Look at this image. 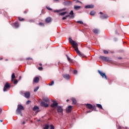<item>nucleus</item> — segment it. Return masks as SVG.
Returning a JSON list of instances; mask_svg holds the SVG:
<instances>
[{
	"label": "nucleus",
	"mask_w": 129,
	"mask_h": 129,
	"mask_svg": "<svg viewBox=\"0 0 129 129\" xmlns=\"http://www.w3.org/2000/svg\"><path fill=\"white\" fill-rule=\"evenodd\" d=\"M69 42L72 44V47H73L75 49V50L76 51V53H77V54H79L80 56H83V53L80 52L79 49H78V44L75 41H74L73 40H72V38H69Z\"/></svg>",
	"instance_id": "1"
},
{
	"label": "nucleus",
	"mask_w": 129,
	"mask_h": 129,
	"mask_svg": "<svg viewBox=\"0 0 129 129\" xmlns=\"http://www.w3.org/2000/svg\"><path fill=\"white\" fill-rule=\"evenodd\" d=\"M21 110H24V106L22 105H18L16 110V113H22Z\"/></svg>",
	"instance_id": "2"
},
{
	"label": "nucleus",
	"mask_w": 129,
	"mask_h": 129,
	"mask_svg": "<svg viewBox=\"0 0 129 129\" xmlns=\"http://www.w3.org/2000/svg\"><path fill=\"white\" fill-rule=\"evenodd\" d=\"M15 78V73H13L11 76V82H13L14 84H17L18 82V80H16Z\"/></svg>",
	"instance_id": "3"
},
{
	"label": "nucleus",
	"mask_w": 129,
	"mask_h": 129,
	"mask_svg": "<svg viewBox=\"0 0 129 129\" xmlns=\"http://www.w3.org/2000/svg\"><path fill=\"white\" fill-rule=\"evenodd\" d=\"M11 88V85L9 84V83H6L4 86V91L5 92V91H7L8 89Z\"/></svg>",
	"instance_id": "4"
},
{
	"label": "nucleus",
	"mask_w": 129,
	"mask_h": 129,
	"mask_svg": "<svg viewBox=\"0 0 129 129\" xmlns=\"http://www.w3.org/2000/svg\"><path fill=\"white\" fill-rule=\"evenodd\" d=\"M100 15H102L100 16V18L102 19V20H104V19H107L108 18V16L106 14H103L102 12H100Z\"/></svg>",
	"instance_id": "5"
},
{
	"label": "nucleus",
	"mask_w": 129,
	"mask_h": 129,
	"mask_svg": "<svg viewBox=\"0 0 129 129\" xmlns=\"http://www.w3.org/2000/svg\"><path fill=\"white\" fill-rule=\"evenodd\" d=\"M98 72L99 73V74L101 75V76H102V77L103 78L104 77H105V79H107V78L106 77V75H105V73H102L100 71L98 70Z\"/></svg>",
	"instance_id": "6"
},
{
	"label": "nucleus",
	"mask_w": 129,
	"mask_h": 129,
	"mask_svg": "<svg viewBox=\"0 0 129 129\" xmlns=\"http://www.w3.org/2000/svg\"><path fill=\"white\" fill-rule=\"evenodd\" d=\"M40 105L41 106H43V107H48L49 106V105L47 104L46 103H45L44 101H41L40 103Z\"/></svg>",
	"instance_id": "7"
},
{
	"label": "nucleus",
	"mask_w": 129,
	"mask_h": 129,
	"mask_svg": "<svg viewBox=\"0 0 129 129\" xmlns=\"http://www.w3.org/2000/svg\"><path fill=\"white\" fill-rule=\"evenodd\" d=\"M53 103L51 105V107H56L58 106V103L54 100L52 101Z\"/></svg>",
	"instance_id": "8"
},
{
	"label": "nucleus",
	"mask_w": 129,
	"mask_h": 129,
	"mask_svg": "<svg viewBox=\"0 0 129 129\" xmlns=\"http://www.w3.org/2000/svg\"><path fill=\"white\" fill-rule=\"evenodd\" d=\"M86 106H87V108H89V109H95V107L92 106V105H91V104H87L86 105Z\"/></svg>",
	"instance_id": "9"
},
{
	"label": "nucleus",
	"mask_w": 129,
	"mask_h": 129,
	"mask_svg": "<svg viewBox=\"0 0 129 129\" xmlns=\"http://www.w3.org/2000/svg\"><path fill=\"white\" fill-rule=\"evenodd\" d=\"M99 58L100 59H101V60H103V61H108L109 60L108 57L103 56H100Z\"/></svg>",
	"instance_id": "10"
},
{
	"label": "nucleus",
	"mask_w": 129,
	"mask_h": 129,
	"mask_svg": "<svg viewBox=\"0 0 129 129\" xmlns=\"http://www.w3.org/2000/svg\"><path fill=\"white\" fill-rule=\"evenodd\" d=\"M25 97L26 98H29L30 96L31 95L29 92H27L24 93Z\"/></svg>",
	"instance_id": "11"
},
{
	"label": "nucleus",
	"mask_w": 129,
	"mask_h": 129,
	"mask_svg": "<svg viewBox=\"0 0 129 129\" xmlns=\"http://www.w3.org/2000/svg\"><path fill=\"white\" fill-rule=\"evenodd\" d=\"M94 6L93 5H87L85 7V9H93Z\"/></svg>",
	"instance_id": "12"
},
{
	"label": "nucleus",
	"mask_w": 129,
	"mask_h": 129,
	"mask_svg": "<svg viewBox=\"0 0 129 129\" xmlns=\"http://www.w3.org/2000/svg\"><path fill=\"white\" fill-rule=\"evenodd\" d=\"M57 112H62L63 109L62 108V107H61L60 106H58L57 109Z\"/></svg>",
	"instance_id": "13"
},
{
	"label": "nucleus",
	"mask_w": 129,
	"mask_h": 129,
	"mask_svg": "<svg viewBox=\"0 0 129 129\" xmlns=\"http://www.w3.org/2000/svg\"><path fill=\"white\" fill-rule=\"evenodd\" d=\"M72 109V107L71 106H69L67 109V112H71V110Z\"/></svg>",
	"instance_id": "14"
},
{
	"label": "nucleus",
	"mask_w": 129,
	"mask_h": 129,
	"mask_svg": "<svg viewBox=\"0 0 129 129\" xmlns=\"http://www.w3.org/2000/svg\"><path fill=\"white\" fill-rule=\"evenodd\" d=\"M63 77L65 78V79H70V76L69 75H63Z\"/></svg>",
	"instance_id": "15"
},
{
	"label": "nucleus",
	"mask_w": 129,
	"mask_h": 129,
	"mask_svg": "<svg viewBox=\"0 0 129 129\" xmlns=\"http://www.w3.org/2000/svg\"><path fill=\"white\" fill-rule=\"evenodd\" d=\"M39 80H40V79L39 78V77H35L34 78V81L35 83H38Z\"/></svg>",
	"instance_id": "16"
},
{
	"label": "nucleus",
	"mask_w": 129,
	"mask_h": 129,
	"mask_svg": "<svg viewBox=\"0 0 129 129\" xmlns=\"http://www.w3.org/2000/svg\"><path fill=\"white\" fill-rule=\"evenodd\" d=\"M43 100H44V101L46 102V103H49V102H50V100L48 98H43Z\"/></svg>",
	"instance_id": "17"
},
{
	"label": "nucleus",
	"mask_w": 129,
	"mask_h": 129,
	"mask_svg": "<svg viewBox=\"0 0 129 129\" xmlns=\"http://www.w3.org/2000/svg\"><path fill=\"white\" fill-rule=\"evenodd\" d=\"M81 8V6H74V9L76 10V11H78Z\"/></svg>",
	"instance_id": "18"
},
{
	"label": "nucleus",
	"mask_w": 129,
	"mask_h": 129,
	"mask_svg": "<svg viewBox=\"0 0 129 129\" xmlns=\"http://www.w3.org/2000/svg\"><path fill=\"white\" fill-rule=\"evenodd\" d=\"M51 20L52 19H51V18L48 17L46 19L45 22H46V23H50V22H51Z\"/></svg>",
	"instance_id": "19"
},
{
	"label": "nucleus",
	"mask_w": 129,
	"mask_h": 129,
	"mask_svg": "<svg viewBox=\"0 0 129 129\" xmlns=\"http://www.w3.org/2000/svg\"><path fill=\"white\" fill-rule=\"evenodd\" d=\"M71 99L73 102V104H76V103H77L76 99H75V98H72Z\"/></svg>",
	"instance_id": "20"
},
{
	"label": "nucleus",
	"mask_w": 129,
	"mask_h": 129,
	"mask_svg": "<svg viewBox=\"0 0 129 129\" xmlns=\"http://www.w3.org/2000/svg\"><path fill=\"white\" fill-rule=\"evenodd\" d=\"M33 110L34 111H36L39 110V107L37 106H35L33 108Z\"/></svg>",
	"instance_id": "21"
},
{
	"label": "nucleus",
	"mask_w": 129,
	"mask_h": 129,
	"mask_svg": "<svg viewBox=\"0 0 129 129\" xmlns=\"http://www.w3.org/2000/svg\"><path fill=\"white\" fill-rule=\"evenodd\" d=\"M64 5H66V6H69V5H71V2L70 1H67L64 3H63Z\"/></svg>",
	"instance_id": "22"
},
{
	"label": "nucleus",
	"mask_w": 129,
	"mask_h": 129,
	"mask_svg": "<svg viewBox=\"0 0 129 129\" xmlns=\"http://www.w3.org/2000/svg\"><path fill=\"white\" fill-rule=\"evenodd\" d=\"M70 15H71V17L72 18H74V16H73V15H74V13L73 12V11H71V12L70 13Z\"/></svg>",
	"instance_id": "23"
},
{
	"label": "nucleus",
	"mask_w": 129,
	"mask_h": 129,
	"mask_svg": "<svg viewBox=\"0 0 129 129\" xmlns=\"http://www.w3.org/2000/svg\"><path fill=\"white\" fill-rule=\"evenodd\" d=\"M14 26H15V28H19V23L15 22L14 24Z\"/></svg>",
	"instance_id": "24"
},
{
	"label": "nucleus",
	"mask_w": 129,
	"mask_h": 129,
	"mask_svg": "<svg viewBox=\"0 0 129 129\" xmlns=\"http://www.w3.org/2000/svg\"><path fill=\"white\" fill-rule=\"evenodd\" d=\"M97 107H98V108H101V109H102V106L101 105V104H97Z\"/></svg>",
	"instance_id": "25"
},
{
	"label": "nucleus",
	"mask_w": 129,
	"mask_h": 129,
	"mask_svg": "<svg viewBox=\"0 0 129 129\" xmlns=\"http://www.w3.org/2000/svg\"><path fill=\"white\" fill-rule=\"evenodd\" d=\"M66 14H67V12H64L59 13V15L60 16H64V15H66Z\"/></svg>",
	"instance_id": "26"
},
{
	"label": "nucleus",
	"mask_w": 129,
	"mask_h": 129,
	"mask_svg": "<svg viewBox=\"0 0 129 129\" xmlns=\"http://www.w3.org/2000/svg\"><path fill=\"white\" fill-rule=\"evenodd\" d=\"M93 33H94L95 34H98V30L97 29H94L93 30Z\"/></svg>",
	"instance_id": "27"
},
{
	"label": "nucleus",
	"mask_w": 129,
	"mask_h": 129,
	"mask_svg": "<svg viewBox=\"0 0 129 129\" xmlns=\"http://www.w3.org/2000/svg\"><path fill=\"white\" fill-rule=\"evenodd\" d=\"M48 85H49V86H52V85H54V82H53V81H52L50 83H49L48 84Z\"/></svg>",
	"instance_id": "28"
},
{
	"label": "nucleus",
	"mask_w": 129,
	"mask_h": 129,
	"mask_svg": "<svg viewBox=\"0 0 129 129\" xmlns=\"http://www.w3.org/2000/svg\"><path fill=\"white\" fill-rule=\"evenodd\" d=\"M90 15H91V16H94V15H95V12L91 11L90 13Z\"/></svg>",
	"instance_id": "29"
},
{
	"label": "nucleus",
	"mask_w": 129,
	"mask_h": 129,
	"mask_svg": "<svg viewBox=\"0 0 129 129\" xmlns=\"http://www.w3.org/2000/svg\"><path fill=\"white\" fill-rule=\"evenodd\" d=\"M28 22H29V23H35V20L30 19L28 20Z\"/></svg>",
	"instance_id": "30"
},
{
	"label": "nucleus",
	"mask_w": 129,
	"mask_h": 129,
	"mask_svg": "<svg viewBox=\"0 0 129 129\" xmlns=\"http://www.w3.org/2000/svg\"><path fill=\"white\" fill-rule=\"evenodd\" d=\"M49 127V126L48 124H46L45 126L44 127L43 129H48Z\"/></svg>",
	"instance_id": "31"
},
{
	"label": "nucleus",
	"mask_w": 129,
	"mask_h": 129,
	"mask_svg": "<svg viewBox=\"0 0 129 129\" xmlns=\"http://www.w3.org/2000/svg\"><path fill=\"white\" fill-rule=\"evenodd\" d=\"M18 19L20 22H23V21H25V19L24 18H21V17H19Z\"/></svg>",
	"instance_id": "32"
},
{
	"label": "nucleus",
	"mask_w": 129,
	"mask_h": 129,
	"mask_svg": "<svg viewBox=\"0 0 129 129\" xmlns=\"http://www.w3.org/2000/svg\"><path fill=\"white\" fill-rule=\"evenodd\" d=\"M70 17V15H67L66 17H64L62 18V20H66V19H67V18Z\"/></svg>",
	"instance_id": "33"
},
{
	"label": "nucleus",
	"mask_w": 129,
	"mask_h": 129,
	"mask_svg": "<svg viewBox=\"0 0 129 129\" xmlns=\"http://www.w3.org/2000/svg\"><path fill=\"white\" fill-rule=\"evenodd\" d=\"M66 56H67V58H68V61H69V62H71V61H72V59H71V58H70L69 57V56H68L67 55H66Z\"/></svg>",
	"instance_id": "34"
},
{
	"label": "nucleus",
	"mask_w": 129,
	"mask_h": 129,
	"mask_svg": "<svg viewBox=\"0 0 129 129\" xmlns=\"http://www.w3.org/2000/svg\"><path fill=\"white\" fill-rule=\"evenodd\" d=\"M38 90H39V87H37V88H36L35 89H34V92H37V91H38Z\"/></svg>",
	"instance_id": "35"
},
{
	"label": "nucleus",
	"mask_w": 129,
	"mask_h": 129,
	"mask_svg": "<svg viewBox=\"0 0 129 129\" xmlns=\"http://www.w3.org/2000/svg\"><path fill=\"white\" fill-rule=\"evenodd\" d=\"M103 53H104V54H108V51L107 50H103Z\"/></svg>",
	"instance_id": "36"
},
{
	"label": "nucleus",
	"mask_w": 129,
	"mask_h": 129,
	"mask_svg": "<svg viewBox=\"0 0 129 129\" xmlns=\"http://www.w3.org/2000/svg\"><path fill=\"white\" fill-rule=\"evenodd\" d=\"M50 129H54V126L52 124L50 125Z\"/></svg>",
	"instance_id": "37"
},
{
	"label": "nucleus",
	"mask_w": 129,
	"mask_h": 129,
	"mask_svg": "<svg viewBox=\"0 0 129 129\" xmlns=\"http://www.w3.org/2000/svg\"><path fill=\"white\" fill-rule=\"evenodd\" d=\"M77 23H78V24H83V22L82 21H77Z\"/></svg>",
	"instance_id": "38"
},
{
	"label": "nucleus",
	"mask_w": 129,
	"mask_h": 129,
	"mask_svg": "<svg viewBox=\"0 0 129 129\" xmlns=\"http://www.w3.org/2000/svg\"><path fill=\"white\" fill-rule=\"evenodd\" d=\"M46 9H47V10H48L49 11H52V9L50 7H46Z\"/></svg>",
	"instance_id": "39"
},
{
	"label": "nucleus",
	"mask_w": 129,
	"mask_h": 129,
	"mask_svg": "<svg viewBox=\"0 0 129 129\" xmlns=\"http://www.w3.org/2000/svg\"><path fill=\"white\" fill-rule=\"evenodd\" d=\"M38 70H40V71H41V70H43V67H41L38 68Z\"/></svg>",
	"instance_id": "40"
},
{
	"label": "nucleus",
	"mask_w": 129,
	"mask_h": 129,
	"mask_svg": "<svg viewBox=\"0 0 129 129\" xmlns=\"http://www.w3.org/2000/svg\"><path fill=\"white\" fill-rule=\"evenodd\" d=\"M39 26H41V27H42L44 26V23H39Z\"/></svg>",
	"instance_id": "41"
},
{
	"label": "nucleus",
	"mask_w": 129,
	"mask_h": 129,
	"mask_svg": "<svg viewBox=\"0 0 129 129\" xmlns=\"http://www.w3.org/2000/svg\"><path fill=\"white\" fill-rule=\"evenodd\" d=\"M29 103H31V101L30 100L27 101L26 102V104H29Z\"/></svg>",
	"instance_id": "42"
},
{
	"label": "nucleus",
	"mask_w": 129,
	"mask_h": 129,
	"mask_svg": "<svg viewBox=\"0 0 129 129\" xmlns=\"http://www.w3.org/2000/svg\"><path fill=\"white\" fill-rule=\"evenodd\" d=\"M54 13H59V12H60L59 10H54Z\"/></svg>",
	"instance_id": "43"
},
{
	"label": "nucleus",
	"mask_w": 129,
	"mask_h": 129,
	"mask_svg": "<svg viewBox=\"0 0 129 129\" xmlns=\"http://www.w3.org/2000/svg\"><path fill=\"white\" fill-rule=\"evenodd\" d=\"M74 74H77V70L74 71Z\"/></svg>",
	"instance_id": "44"
},
{
	"label": "nucleus",
	"mask_w": 129,
	"mask_h": 129,
	"mask_svg": "<svg viewBox=\"0 0 129 129\" xmlns=\"http://www.w3.org/2000/svg\"><path fill=\"white\" fill-rule=\"evenodd\" d=\"M32 58H30V57H28L26 58V60H32Z\"/></svg>",
	"instance_id": "45"
},
{
	"label": "nucleus",
	"mask_w": 129,
	"mask_h": 129,
	"mask_svg": "<svg viewBox=\"0 0 129 129\" xmlns=\"http://www.w3.org/2000/svg\"><path fill=\"white\" fill-rule=\"evenodd\" d=\"M76 3H80V4H82V2H81L79 1H77L76 2Z\"/></svg>",
	"instance_id": "46"
},
{
	"label": "nucleus",
	"mask_w": 129,
	"mask_h": 129,
	"mask_svg": "<svg viewBox=\"0 0 129 129\" xmlns=\"http://www.w3.org/2000/svg\"><path fill=\"white\" fill-rule=\"evenodd\" d=\"M91 111H92V110L88 111H87V113H89V112H91Z\"/></svg>",
	"instance_id": "47"
},
{
	"label": "nucleus",
	"mask_w": 129,
	"mask_h": 129,
	"mask_svg": "<svg viewBox=\"0 0 129 129\" xmlns=\"http://www.w3.org/2000/svg\"><path fill=\"white\" fill-rule=\"evenodd\" d=\"M21 79H22V76L19 77V80H21Z\"/></svg>",
	"instance_id": "48"
},
{
	"label": "nucleus",
	"mask_w": 129,
	"mask_h": 129,
	"mask_svg": "<svg viewBox=\"0 0 129 129\" xmlns=\"http://www.w3.org/2000/svg\"><path fill=\"white\" fill-rule=\"evenodd\" d=\"M25 123H26V122L25 121H24L23 122V124H25Z\"/></svg>",
	"instance_id": "49"
},
{
	"label": "nucleus",
	"mask_w": 129,
	"mask_h": 129,
	"mask_svg": "<svg viewBox=\"0 0 129 129\" xmlns=\"http://www.w3.org/2000/svg\"><path fill=\"white\" fill-rule=\"evenodd\" d=\"M115 34H117V30L115 31Z\"/></svg>",
	"instance_id": "50"
},
{
	"label": "nucleus",
	"mask_w": 129,
	"mask_h": 129,
	"mask_svg": "<svg viewBox=\"0 0 129 129\" xmlns=\"http://www.w3.org/2000/svg\"><path fill=\"white\" fill-rule=\"evenodd\" d=\"M39 65H40V66H42V64L41 63H40Z\"/></svg>",
	"instance_id": "51"
},
{
	"label": "nucleus",
	"mask_w": 129,
	"mask_h": 129,
	"mask_svg": "<svg viewBox=\"0 0 129 129\" xmlns=\"http://www.w3.org/2000/svg\"><path fill=\"white\" fill-rule=\"evenodd\" d=\"M0 121H1V122H3V120H1Z\"/></svg>",
	"instance_id": "52"
},
{
	"label": "nucleus",
	"mask_w": 129,
	"mask_h": 129,
	"mask_svg": "<svg viewBox=\"0 0 129 129\" xmlns=\"http://www.w3.org/2000/svg\"><path fill=\"white\" fill-rule=\"evenodd\" d=\"M67 102H68V101H69V100H67Z\"/></svg>",
	"instance_id": "53"
},
{
	"label": "nucleus",
	"mask_w": 129,
	"mask_h": 129,
	"mask_svg": "<svg viewBox=\"0 0 129 129\" xmlns=\"http://www.w3.org/2000/svg\"><path fill=\"white\" fill-rule=\"evenodd\" d=\"M24 14H27V12H24Z\"/></svg>",
	"instance_id": "54"
},
{
	"label": "nucleus",
	"mask_w": 129,
	"mask_h": 129,
	"mask_svg": "<svg viewBox=\"0 0 129 129\" xmlns=\"http://www.w3.org/2000/svg\"><path fill=\"white\" fill-rule=\"evenodd\" d=\"M128 128L127 127H125V129H128Z\"/></svg>",
	"instance_id": "55"
},
{
	"label": "nucleus",
	"mask_w": 129,
	"mask_h": 129,
	"mask_svg": "<svg viewBox=\"0 0 129 129\" xmlns=\"http://www.w3.org/2000/svg\"><path fill=\"white\" fill-rule=\"evenodd\" d=\"M65 10H66V9H63V11H65Z\"/></svg>",
	"instance_id": "56"
},
{
	"label": "nucleus",
	"mask_w": 129,
	"mask_h": 129,
	"mask_svg": "<svg viewBox=\"0 0 129 129\" xmlns=\"http://www.w3.org/2000/svg\"><path fill=\"white\" fill-rule=\"evenodd\" d=\"M6 61H8V59H6Z\"/></svg>",
	"instance_id": "57"
},
{
	"label": "nucleus",
	"mask_w": 129,
	"mask_h": 129,
	"mask_svg": "<svg viewBox=\"0 0 129 129\" xmlns=\"http://www.w3.org/2000/svg\"><path fill=\"white\" fill-rule=\"evenodd\" d=\"M3 59V58H1V60H2Z\"/></svg>",
	"instance_id": "58"
},
{
	"label": "nucleus",
	"mask_w": 129,
	"mask_h": 129,
	"mask_svg": "<svg viewBox=\"0 0 129 129\" xmlns=\"http://www.w3.org/2000/svg\"><path fill=\"white\" fill-rule=\"evenodd\" d=\"M2 111H0V113H1V112Z\"/></svg>",
	"instance_id": "59"
},
{
	"label": "nucleus",
	"mask_w": 129,
	"mask_h": 129,
	"mask_svg": "<svg viewBox=\"0 0 129 129\" xmlns=\"http://www.w3.org/2000/svg\"><path fill=\"white\" fill-rule=\"evenodd\" d=\"M55 1H58V0H55Z\"/></svg>",
	"instance_id": "60"
},
{
	"label": "nucleus",
	"mask_w": 129,
	"mask_h": 129,
	"mask_svg": "<svg viewBox=\"0 0 129 129\" xmlns=\"http://www.w3.org/2000/svg\"><path fill=\"white\" fill-rule=\"evenodd\" d=\"M74 1H76V0H74Z\"/></svg>",
	"instance_id": "61"
}]
</instances>
